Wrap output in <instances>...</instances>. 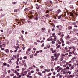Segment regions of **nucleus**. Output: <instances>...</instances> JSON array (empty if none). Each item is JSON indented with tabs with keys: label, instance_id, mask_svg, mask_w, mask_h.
Segmentation results:
<instances>
[{
	"label": "nucleus",
	"instance_id": "7c9ffc66",
	"mask_svg": "<svg viewBox=\"0 0 78 78\" xmlns=\"http://www.w3.org/2000/svg\"><path fill=\"white\" fill-rule=\"evenodd\" d=\"M7 67H10V65L9 64H7Z\"/></svg>",
	"mask_w": 78,
	"mask_h": 78
},
{
	"label": "nucleus",
	"instance_id": "f03ea898",
	"mask_svg": "<svg viewBox=\"0 0 78 78\" xmlns=\"http://www.w3.org/2000/svg\"><path fill=\"white\" fill-rule=\"evenodd\" d=\"M75 59H76V57H74L71 59V61H72L73 62H75Z\"/></svg>",
	"mask_w": 78,
	"mask_h": 78
},
{
	"label": "nucleus",
	"instance_id": "f704fd0d",
	"mask_svg": "<svg viewBox=\"0 0 78 78\" xmlns=\"http://www.w3.org/2000/svg\"><path fill=\"white\" fill-rule=\"evenodd\" d=\"M40 67L41 68V69H43L44 67V66L41 65L40 66Z\"/></svg>",
	"mask_w": 78,
	"mask_h": 78
},
{
	"label": "nucleus",
	"instance_id": "603ef678",
	"mask_svg": "<svg viewBox=\"0 0 78 78\" xmlns=\"http://www.w3.org/2000/svg\"><path fill=\"white\" fill-rule=\"evenodd\" d=\"M56 34V33H54L52 34V36H55Z\"/></svg>",
	"mask_w": 78,
	"mask_h": 78
},
{
	"label": "nucleus",
	"instance_id": "a878e982",
	"mask_svg": "<svg viewBox=\"0 0 78 78\" xmlns=\"http://www.w3.org/2000/svg\"><path fill=\"white\" fill-rule=\"evenodd\" d=\"M66 72L65 71H63V74H64V75L66 74Z\"/></svg>",
	"mask_w": 78,
	"mask_h": 78
},
{
	"label": "nucleus",
	"instance_id": "dca6fc26",
	"mask_svg": "<svg viewBox=\"0 0 78 78\" xmlns=\"http://www.w3.org/2000/svg\"><path fill=\"white\" fill-rule=\"evenodd\" d=\"M70 42H69V41H67L66 42V44H68V45H70Z\"/></svg>",
	"mask_w": 78,
	"mask_h": 78
},
{
	"label": "nucleus",
	"instance_id": "de8ad7c7",
	"mask_svg": "<svg viewBox=\"0 0 78 78\" xmlns=\"http://www.w3.org/2000/svg\"><path fill=\"white\" fill-rule=\"evenodd\" d=\"M28 51H31V48H29L28 49Z\"/></svg>",
	"mask_w": 78,
	"mask_h": 78
},
{
	"label": "nucleus",
	"instance_id": "69168bd1",
	"mask_svg": "<svg viewBox=\"0 0 78 78\" xmlns=\"http://www.w3.org/2000/svg\"><path fill=\"white\" fill-rule=\"evenodd\" d=\"M72 48H73V49H75V47L74 46H73L72 47Z\"/></svg>",
	"mask_w": 78,
	"mask_h": 78
},
{
	"label": "nucleus",
	"instance_id": "4be33fe9",
	"mask_svg": "<svg viewBox=\"0 0 78 78\" xmlns=\"http://www.w3.org/2000/svg\"><path fill=\"white\" fill-rule=\"evenodd\" d=\"M70 7L72 9H73L74 8L73 7V5H71V6H70Z\"/></svg>",
	"mask_w": 78,
	"mask_h": 78
},
{
	"label": "nucleus",
	"instance_id": "9d476101",
	"mask_svg": "<svg viewBox=\"0 0 78 78\" xmlns=\"http://www.w3.org/2000/svg\"><path fill=\"white\" fill-rule=\"evenodd\" d=\"M68 28L69 30H72V26H69L68 27Z\"/></svg>",
	"mask_w": 78,
	"mask_h": 78
},
{
	"label": "nucleus",
	"instance_id": "ea45409f",
	"mask_svg": "<svg viewBox=\"0 0 78 78\" xmlns=\"http://www.w3.org/2000/svg\"><path fill=\"white\" fill-rule=\"evenodd\" d=\"M66 61H63L62 62V63L63 64H65V63H66Z\"/></svg>",
	"mask_w": 78,
	"mask_h": 78
},
{
	"label": "nucleus",
	"instance_id": "0e129e2a",
	"mask_svg": "<svg viewBox=\"0 0 78 78\" xmlns=\"http://www.w3.org/2000/svg\"><path fill=\"white\" fill-rule=\"evenodd\" d=\"M56 40H57L56 38H54V41H56Z\"/></svg>",
	"mask_w": 78,
	"mask_h": 78
},
{
	"label": "nucleus",
	"instance_id": "6e6d98bb",
	"mask_svg": "<svg viewBox=\"0 0 78 78\" xmlns=\"http://www.w3.org/2000/svg\"><path fill=\"white\" fill-rule=\"evenodd\" d=\"M51 70L52 72H53V71L54 70V69H53V68H52V69H51Z\"/></svg>",
	"mask_w": 78,
	"mask_h": 78
},
{
	"label": "nucleus",
	"instance_id": "2eb2a0df",
	"mask_svg": "<svg viewBox=\"0 0 78 78\" xmlns=\"http://www.w3.org/2000/svg\"><path fill=\"white\" fill-rule=\"evenodd\" d=\"M7 65V64L6 63H4L3 64V66H6Z\"/></svg>",
	"mask_w": 78,
	"mask_h": 78
},
{
	"label": "nucleus",
	"instance_id": "37998d69",
	"mask_svg": "<svg viewBox=\"0 0 78 78\" xmlns=\"http://www.w3.org/2000/svg\"><path fill=\"white\" fill-rule=\"evenodd\" d=\"M60 75V74L58 73L57 75V76H59Z\"/></svg>",
	"mask_w": 78,
	"mask_h": 78
},
{
	"label": "nucleus",
	"instance_id": "8fccbe9b",
	"mask_svg": "<svg viewBox=\"0 0 78 78\" xmlns=\"http://www.w3.org/2000/svg\"><path fill=\"white\" fill-rule=\"evenodd\" d=\"M30 58H33V55H31L30 56Z\"/></svg>",
	"mask_w": 78,
	"mask_h": 78
},
{
	"label": "nucleus",
	"instance_id": "cd10ccee",
	"mask_svg": "<svg viewBox=\"0 0 78 78\" xmlns=\"http://www.w3.org/2000/svg\"><path fill=\"white\" fill-rule=\"evenodd\" d=\"M68 49H69V50H71V49H72V47L70 46L68 48Z\"/></svg>",
	"mask_w": 78,
	"mask_h": 78
},
{
	"label": "nucleus",
	"instance_id": "39448f33",
	"mask_svg": "<svg viewBox=\"0 0 78 78\" xmlns=\"http://www.w3.org/2000/svg\"><path fill=\"white\" fill-rule=\"evenodd\" d=\"M70 37L69 35H67V37H66V39L67 40L68 39H70Z\"/></svg>",
	"mask_w": 78,
	"mask_h": 78
},
{
	"label": "nucleus",
	"instance_id": "49530a36",
	"mask_svg": "<svg viewBox=\"0 0 78 78\" xmlns=\"http://www.w3.org/2000/svg\"><path fill=\"white\" fill-rule=\"evenodd\" d=\"M58 44H59V45H61V42L59 41L58 42Z\"/></svg>",
	"mask_w": 78,
	"mask_h": 78
},
{
	"label": "nucleus",
	"instance_id": "5701e85b",
	"mask_svg": "<svg viewBox=\"0 0 78 78\" xmlns=\"http://www.w3.org/2000/svg\"><path fill=\"white\" fill-rule=\"evenodd\" d=\"M22 63H23V64H24V63H25V60H23L22 61Z\"/></svg>",
	"mask_w": 78,
	"mask_h": 78
},
{
	"label": "nucleus",
	"instance_id": "09e8293b",
	"mask_svg": "<svg viewBox=\"0 0 78 78\" xmlns=\"http://www.w3.org/2000/svg\"><path fill=\"white\" fill-rule=\"evenodd\" d=\"M63 40V39H62V38H61L60 39V41H62Z\"/></svg>",
	"mask_w": 78,
	"mask_h": 78
},
{
	"label": "nucleus",
	"instance_id": "0eeeda50",
	"mask_svg": "<svg viewBox=\"0 0 78 78\" xmlns=\"http://www.w3.org/2000/svg\"><path fill=\"white\" fill-rule=\"evenodd\" d=\"M72 23L73 25H76V24H77V21L76 22H73Z\"/></svg>",
	"mask_w": 78,
	"mask_h": 78
},
{
	"label": "nucleus",
	"instance_id": "b1692460",
	"mask_svg": "<svg viewBox=\"0 0 78 78\" xmlns=\"http://www.w3.org/2000/svg\"><path fill=\"white\" fill-rule=\"evenodd\" d=\"M35 20H38V18L37 17H36Z\"/></svg>",
	"mask_w": 78,
	"mask_h": 78
},
{
	"label": "nucleus",
	"instance_id": "3c124183",
	"mask_svg": "<svg viewBox=\"0 0 78 78\" xmlns=\"http://www.w3.org/2000/svg\"><path fill=\"white\" fill-rule=\"evenodd\" d=\"M17 76H19V73L17 72L16 73Z\"/></svg>",
	"mask_w": 78,
	"mask_h": 78
},
{
	"label": "nucleus",
	"instance_id": "72a5a7b5",
	"mask_svg": "<svg viewBox=\"0 0 78 78\" xmlns=\"http://www.w3.org/2000/svg\"><path fill=\"white\" fill-rule=\"evenodd\" d=\"M16 63L17 65H19V63H18V62L16 61Z\"/></svg>",
	"mask_w": 78,
	"mask_h": 78
},
{
	"label": "nucleus",
	"instance_id": "c85d7f7f",
	"mask_svg": "<svg viewBox=\"0 0 78 78\" xmlns=\"http://www.w3.org/2000/svg\"><path fill=\"white\" fill-rule=\"evenodd\" d=\"M8 61L9 63H11V60H9Z\"/></svg>",
	"mask_w": 78,
	"mask_h": 78
},
{
	"label": "nucleus",
	"instance_id": "473e14b6",
	"mask_svg": "<svg viewBox=\"0 0 78 78\" xmlns=\"http://www.w3.org/2000/svg\"><path fill=\"white\" fill-rule=\"evenodd\" d=\"M74 27H75V28H78V26L77 25H75L74 26Z\"/></svg>",
	"mask_w": 78,
	"mask_h": 78
},
{
	"label": "nucleus",
	"instance_id": "a19ab883",
	"mask_svg": "<svg viewBox=\"0 0 78 78\" xmlns=\"http://www.w3.org/2000/svg\"><path fill=\"white\" fill-rule=\"evenodd\" d=\"M11 60H14V58H13V57H12L11 58Z\"/></svg>",
	"mask_w": 78,
	"mask_h": 78
},
{
	"label": "nucleus",
	"instance_id": "6e6552de",
	"mask_svg": "<svg viewBox=\"0 0 78 78\" xmlns=\"http://www.w3.org/2000/svg\"><path fill=\"white\" fill-rule=\"evenodd\" d=\"M5 52H6V53H9V49H6L5 50Z\"/></svg>",
	"mask_w": 78,
	"mask_h": 78
},
{
	"label": "nucleus",
	"instance_id": "4468645a",
	"mask_svg": "<svg viewBox=\"0 0 78 78\" xmlns=\"http://www.w3.org/2000/svg\"><path fill=\"white\" fill-rule=\"evenodd\" d=\"M74 67H75V65H73L71 66V68L73 69H74Z\"/></svg>",
	"mask_w": 78,
	"mask_h": 78
},
{
	"label": "nucleus",
	"instance_id": "c9c22d12",
	"mask_svg": "<svg viewBox=\"0 0 78 78\" xmlns=\"http://www.w3.org/2000/svg\"><path fill=\"white\" fill-rule=\"evenodd\" d=\"M14 74H10V76H14Z\"/></svg>",
	"mask_w": 78,
	"mask_h": 78
},
{
	"label": "nucleus",
	"instance_id": "2f4dec72",
	"mask_svg": "<svg viewBox=\"0 0 78 78\" xmlns=\"http://www.w3.org/2000/svg\"><path fill=\"white\" fill-rule=\"evenodd\" d=\"M63 58H60V61H63Z\"/></svg>",
	"mask_w": 78,
	"mask_h": 78
},
{
	"label": "nucleus",
	"instance_id": "338daca9",
	"mask_svg": "<svg viewBox=\"0 0 78 78\" xmlns=\"http://www.w3.org/2000/svg\"><path fill=\"white\" fill-rule=\"evenodd\" d=\"M33 50H34V51H35L36 50V48H33Z\"/></svg>",
	"mask_w": 78,
	"mask_h": 78
},
{
	"label": "nucleus",
	"instance_id": "412c9836",
	"mask_svg": "<svg viewBox=\"0 0 78 78\" xmlns=\"http://www.w3.org/2000/svg\"><path fill=\"white\" fill-rule=\"evenodd\" d=\"M65 50L66 51L67 50H68V48L67 47H65Z\"/></svg>",
	"mask_w": 78,
	"mask_h": 78
},
{
	"label": "nucleus",
	"instance_id": "680f3d73",
	"mask_svg": "<svg viewBox=\"0 0 78 78\" xmlns=\"http://www.w3.org/2000/svg\"><path fill=\"white\" fill-rule=\"evenodd\" d=\"M53 37H54V38H57V36L56 35H55L54 36H53Z\"/></svg>",
	"mask_w": 78,
	"mask_h": 78
},
{
	"label": "nucleus",
	"instance_id": "1a4fd4ad",
	"mask_svg": "<svg viewBox=\"0 0 78 78\" xmlns=\"http://www.w3.org/2000/svg\"><path fill=\"white\" fill-rule=\"evenodd\" d=\"M44 70H45V71H46V72H49L50 71V69H45Z\"/></svg>",
	"mask_w": 78,
	"mask_h": 78
},
{
	"label": "nucleus",
	"instance_id": "6ab92c4d",
	"mask_svg": "<svg viewBox=\"0 0 78 78\" xmlns=\"http://www.w3.org/2000/svg\"><path fill=\"white\" fill-rule=\"evenodd\" d=\"M62 16L61 15H60L58 16V19H61V18Z\"/></svg>",
	"mask_w": 78,
	"mask_h": 78
},
{
	"label": "nucleus",
	"instance_id": "393cba45",
	"mask_svg": "<svg viewBox=\"0 0 78 78\" xmlns=\"http://www.w3.org/2000/svg\"><path fill=\"white\" fill-rule=\"evenodd\" d=\"M70 77H74V75H72L69 76Z\"/></svg>",
	"mask_w": 78,
	"mask_h": 78
},
{
	"label": "nucleus",
	"instance_id": "aec40b11",
	"mask_svg": "<svg viewBox=\"0 0 78 78\" xmlns=\"http://www.w3.org/2000/svg\"><path fill=\"white\" fill-rule=\"evenodd\" d=\"M17 11H18V10H17V9H15L14 10V12H17Z\"/></svg>",
	"mask_w": 78,
	"mask_h": 78
},
{
	"label": "nucleus",
	"instance_id": "ddd939ff",
	"mask_svg": "<svg viewBox=\"0 0 78 78\" xmlns=\"http://www.w3.org/2000/svg\"><path fill=\"white\" fill-rule=\"evenodd\" d=\"M13 5H16L17 4V2H13L12 3Z\"/></svg>",
	"mask_w": 78,
	"mask_h": 78
},
{
	"label": "nucleus",
	"instance_id": "4d7b16f0",
	"mask_svg": "<svg viewBox=\"0 0 78 78\" xmlns=\"http://www.w3.org/2000/svg\"><path fill=\"white\" fill-rule=\"evenodd\" d=\"M24 59H27V57L26 56H25L24 57Z\"/></svg>",
	"mask_w": 78,
	"mask_h": 78
},
{
	"label": "nucleus",
	"instance_id": "a18cd8bd",
	"mask_svg": "<svg viewBox=\"0 0 78 78\" xmlns=\"http://www.w3.org/2000/svg\"><path fill=\"white\" fill-rule=\"evenodd\" d=\"M50 40H51V39H50V38H48L47 39V41H50Z\"/></svg>",
	"mask_w": 78,
	"mask_h": 78
},
{
	"label": "nucleus",
	"instance_id": "a211bd4d",
	"mask_svg": "<svg viewBox=\"0 0 78 78\" xmlns=\"http://www.w3.org/2000/svg\"><path fill=\"white\" fill-rule=\"evenodd\" d=\"M70 15L71 16H72V17H73V14L72 13H70Z\"/></svg>",
	"mask_w": 78,
	"mask_h": 78
},
{
	"label": "nucleus",
	"instance_id": "9b49d317",
	"mask_svg": "<svg viewBox=\"0 0 78 78\" xmlns=\"http://www.w3.org/2000/svg\"><path fill=\"white\" fill-rule=\"evenodd\" d=\"M61 12V10H60V9L58 10L57 11V12Z\"/></svg>",
	"mask_w": 78,
	"mask_h": 78
},
{
	"label": "nucleus",
	"instance_id": "4c0bfd02",
	"mask_svg": "<svg viewBox=\"0 0 78 78\" xmlns=\"http://www.w3.org/2000/svg\"><path fill=\"white\" fill-rule=\"evenodd\" d=\"M61 56H65V55H64V54H62Z\"/></svg>",
	"mask_w": 78,
	"mask_h": 78
},
{
	"label": "nucleus",
	"instance_id": "20e7f679",
	"mask_svg": "<svg viewBox=\"0 0 78 78\" xmlns=\"http://www.w3.org/2000/svg\"><path fill=\"white\" fill-rule=\"evenodd\" d=\"M51 58H52L51 59V61H55V58H54V57H53V56H52L51 57Z\"/></svg>",
	"mask_w": 78,
	"mask_h": 78
},
{
	"label": "nucleus",
	"instance_id": "bb28decb",
	"mask_svg": "<svg viewBox=\"0 0 78 78\" xmlns=\"http://www.w3.org/2000/svg\"><path fill=\"white\" fill-rule=\"evenodd\" d=\"M45 16L46 17H48L49 16V15H48V14H46V15H45Z\"/></svg>",
	"mask_w": 78,
	"mask_h": 78
},
{
	"label": "nucleus",
	"instance_id": "bf43d9fd",
	"mask_svg": "<svg viewBox=\"0 0 78 78\" xmlns=\"http://www.w3.org/2000/svg\"><path fill=\"white\" fill-rule=\"evenodd\" d=\"M36 8H37V9H39V6H37V7H36Z\"/></svg>",
	"mask_w": 78,
	"mask_h": 78
},
{
	"label": "nucleus",
	"instance_id": "c756f323",
	"mask_svg": "<svg viewBox=\"0 0 78 78\" xmlns=\"http://www.w3.org/2000/svg\"><path fill=\"white\" fill-rule=\"evenodd\" d=\"M13 57H14V58H17V56H16L15 55H13Z\"/></svg>",
	"mask_w": 78,
	"mask_h": 78
},
{
	"label": "nucleus",
	"instance_id": "f8f14e48",
	"mask_svg": "<svg viewBox=\"0 0 78 78\" xmlns=\"http://www.w3.org/2000/svg\"><path fill=\"white\" fill-rule=\"evenodd\" d=\"M38 74L40 76H42V73L40 72H38Z\"/></svg>",
	"mask_w": 78,
	"mask_h": 78
},
{
	"label": "nucleus",
	"instance_id": "58836bf2",
	"mask_svg": "<svg viewBox=\"0 0 78 78\" xmlns=\"http://www.w3.org/2000/svg\"><path fill=\"white\" fill-rule=\"evenodd\" d=\"M44 43H43L42 44V45H41V47H44Z\"/></svg>",
	"mask_w": 78,
	"mask_h": 78
},
{
	"label": "nucleus",
	"instance_id": "774afa93",
	"mask_svg": "<svg viewBox=\"0 0 78 78\" xmlns=\"http://www.w3.org/2000/svg\"><path fill=\"white\" fill-rule=\"evenodd\" d=\"M22 33H23V34H24V31L23 30H22L21 31Z\"/></svg>",
	"mask_w": 78,
	"mask_h": 78
},
{
	"label": "nucleus",
	"instance_id": "f257e3e1",
	"mask_svg": "<svg viewBox=\"0 0 78 78\" xmlns=\"http://www.w3.org/2000/svg\"><path fill=\"white\" fill-rule=\"evenodd\" d=\"M60 55V54L59 53H58L57 54L56 53H55L54 54V57H56V58H58L59 56Z\"/></svg>",
	"mask_w": 78,
	"mask_h": 78
},
{
	"label": "nucleus",
	"instance_id": "423d86ee",
	"mask_svg": "<svg viewBox=\"0 0 78 78\" xmlns=\"http://www.w3.org/2000/svg\"><path fill=\"white\" fill-rule=\"evenodd\" d=\"M41 31L42 32H44V31L45 30V28L44 27H43L41 29Z\"/></svg>",
	"mask_w": 78,
	"mask_h": 78
},
{
	"label": "nucleus",
	"instance_id": "13d9d810",
	"mask_svg": "<svg viewBox=\"0 0 78 78\" xmlns=\"http://www.w3.org/2000/svg\"><path fill=\"white\" fill-rule=\"evenodd\" d=\"M1 50H5V49L3 48H1Z\"/></svg>",
	"mask_w": 78,
	"mask_h": 78
},
{
	"label": "nucleus",
	"instance_id": "052dcab7",
	"mask_svg": "<svg viewBox=\"0 0 78 78\" xmlns=\"http://www.w3.org/2000/svg\"><path fill=\"white\" fill-rule=\"evenodd\" d=\"M49 12V10H47L46 11V12L47 13H48Z\"/></svg>",
	"mask_w": 78,
	"mask_h": 78
},
{
	"label": "nucleus",
	"instance_id": "864d4df0",
	"mask_svg": "<svg viewBox=\"0 0 78 78\" xmlns=\"http://www.w3.org/2000/svg\"><path fill=\"white\" fill-rule=\"evenodd\" d=\"M17 70H15V73H17Z\"/></svg>",
	"mask_w": 78,
	"mask_h": 78
},
{
	"label": "nucleus",
	"instance_id": "79ce46f5",
	"mask_svg": "<svg viewBox=\"0 0 78 78\" xmlns=\"http://www.w3.org/2000/svg\"><path fill=\"white\" fill-rule=\"evenodd\" d=\"M25 47L23 46L22 47V49H23V50H25Z\"/></svg>",
	"mask_w": 78,
	"mask_h": 78
},
{
	"label": "nucleus",
	"instance_id": "f3484780",
	"mask_svg": "<svg viewBox=\"0 0 78 78\" xmlns=\"http://www.w3.org/2000/svg\"><path fill=\"white\" fill-rule=\"evenodd\" d=\"M2 47H5L6 46V44H2Z\"/></svg>",
	"mask_w": 78,
	"mask_h": 78
},
{
	"label": "nucleus",
	"instance_id": "5fc2aeb1",
	"mask_svg": "<svg viewBox=\"0 0 78 78\" xmlns=\"http://www.w3.org/2000/svg\"><path fill=\"white\" fill-rule=\"evenodd\" d=\"M27 10H28V8H26L24 9V11H27Z\"/></svg>",
	"mask_w": 78,
	"mask_h": 78
},
{
	"label": "nucleus",
	"instance_id": "e2e57ef3",
	"mask_svg": "<svg viewBox=\"0 0 78 78\" xmlns=\"http://www.w3.org/2000/svg\"><path fill=\"white\" fill-rule=\"evenodd\" d=\"M47 47L48 48H50V45H48Z\"/></svg>",
	"mask_w": 78,
	"mask_h": 78
},
{
	"label": "nucleus",
	"instance_id": "7ed1b4c3",
	"mask_svg": "<svg viewBox=\"0 0 78 78\" xmlns=\"http://www.w3.org/2000/svg\"><path fill=\"white\" fill-rule=\"evenodd\" d=\"M69 67L67 66L66 68H64V70H69Z\"/></svg>",
	"mask_w": 78,
	"mask_h": 78
},
{
	"label": "nucleus",
	"instance_id": "c03bdc74",
	"mask_svg": "<svg viewBox=\"0 0 78 78\" xmlns=\"http://www.w3.org/2000/svg\"><path fill=\"white\" fill-rule=\"evenodd\" d=\"M53 74L54 75H56V72H53Z\"/></svg>",
	"mask_w": 78,
	"mask_h": 78
},
{
	"label": "nucleus",
	"instance_id": "e433bc0d",
	"mask_svg": "<svg viewBox=\"0 0 78 78\" xmlns=\"http://www.w3.org/2000/svg\"><path fill=\"white\" fill-rule=\"evenodd\" d=\"M57 34H58V35H60L61 34V33L59 32V33H58Z\"/></svg>",
	"mask_w": 78,
	"mask_h": 78
}]
</instances>
